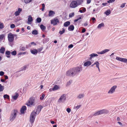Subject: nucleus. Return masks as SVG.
I'll list each match as a JSON object with an SVG mask.
<instances>
[{"label":"nucleus","mask_w":127,"mask_h":127,"mask_svg":"<svg viewBox=\"0 0 127 127\" xmlns=\"http://www.w3.org/2000/svg\"><path fill=\"white\" fill-rule=\"evenodd\" d=\"M18 113V111L17 110H14L11 111L9 118L11 121H13L15 119Z\"/></svg>","instance_id":"1"},{"label":"nucleus","mask_w":127,"mask_h":127,"mask_svg":"<svg viewBox=\"0 0 127 127\" xmlns=\"http://www.w3.org/2000/svg\"><path fill=\"white\" fill-rule=\"evenodd\" d=\"M36 114V113L34 111H32L31 113L30 116V121L32 124L34 123Z\"/></svg>","instance_id":"2"},{"label":"nucleus","mask_w":127,"mask_h":127,"mask_svg":"<svg viewBox=\"0 0 127 127\" xmlns=\"http://www.w3.org/2000/svg\"><path fill=\"white\" fill-rule=\"evenodd\" d=\"M74 73V75L78 74L82 70L81 66L76 67L72 68Z\"/></svg>","instance_id":"3"},{"label":"nucleus","mask_w":127,"mask_h":127,"mask_svg":"<svg viewBox=\"0 0 127 127\" xmlns=\"http://www.w3.org/2000/svg\"><path fill=\"white\" fill-rule=\"evenodd\" d=\"M66 76H73L74 75V73L72 69H70L67 71L66 73Z\"/></svg>","instance_id":"4"},{"label":"nucleus","mask_w":127,"mask_h":127,"mask_svg":"<svg viewBox=\"0 0 127 127\" xmlns=\"http://www.w3.org/2000/svg\"><path fill=\"white\" fill-rule=\"evenodd\" d=\"M7 38L8 40L10 42H12L14 40V38L13 34L11 32L8 34Z\"/></svg>","instance_id":"5"},{"label":"nucleus","mask_w":127,"mask_h":127,"mask_svg":"<svg viewBox=\"0 0 127 127\" xmlns=\"http://www.w3.org/2000/svg\"><path fill=\"white\" fill-rule=\"evenodd\" d=\"M78 5L76 1H73L70 3V6L71 8H74L77 6Z\"/></svg>","instance_id":"6"},{"label":"nucleus","mask_w":127,"mask_h":127,"mask_svg":"<svg viewBox=\"0 0 127 127\" xmlns=\"http://www.w3.org/2000/svg\"><path fill=\"white\" fill-rule=\"evenodd\" d=\"M59 22V21L57 18H55L51 20V24L54 26L57 25Z\"/></svg>","instance_id":"7"},{"label":"nucleus","mask_w":127,"mask_h":127,"mask_svg":"<svg viewBox=\"0 0 127 127\" xmlns=\"http://www.w3.org/2000/svg\"><path fill=\"white\" fill-rule=\"evenodd\" d=\"M66 99V96L65 94H63L61 96L58 100V102L60 103L65 101Z\"/></svg>","instance_id":"8"},{"label":"nucleus","mask_w":127,"mask_h":127,"mask_svg":"<svg viewBox=\"0 0 127 127\" xmlns=\"http://www.w3.org/2000/svg\"><path fill=\"white\" fill-rule=\"evenodd\" d=\"M117 88V86L115 85L113 86L109 91L108 93L109 94H112L115 91V90Z\"/></svg>","instance_id":"9"},{"label":"nucleus","mask_w":127,"mask_h":127,"mask_svg":"<svg viewBox=\"0 0 127 127\" xmlns=\"http://www.w3.org/2000/svg\"><path fill=\"white\" fill-rule=\"evenodd\" d=\"M36 49L34 48L31 49L30 50L31 53L35 55H36L38 53Z\"/></svg>","instance_id":"10"},{"label":"nucleus","mask_w":127,"mask_h":127,"mask_svg":"<svg viewBox=\"0 0 127 127\" xmlns=\"http://www.w3.org/2000/svg\"><path fill=\"white\" fill-rule=\"evenodd\" d=\"M43 108L42 106L41 105L38 106L37 107L36 111L35 112L36 113V114H38L40 112L42 109Z\"/></svg>","instance_id":"11"},{"label":"nucleus","mask_w":127,"mask_h":127,"mask_svg":"<svg viewBox=\"0 0 127 127\" xmlns=\"http://www.w3.org/2000/svg\"><path fill=\"white\" fill-rule=\"evenodd\" d=\"M99 114L100 115L102 114H107L109 112L108 110L106 109H102L101 110H100L99 111Z\"/></svg>","instance_id":"12"},{"label":"nucleus","mask_w":127,"mask_h":127,"mask_svg":"<svg viewBox=\"0 0 127 127\" xmlns=\"http://www.w3.org/2000/svg\"><path fill=\"white\" fill-rule=\"evenodd\" d=\"M35 101V98L34 97H31L29 99L28 102L26 103H34Z\"/></svg>","instance_id":"13"},{"label":"nucleus","mask_w":127,"mask_h":127,"mask_svg":"<svg viewBox=\"0 0 127 127\" xmlns=\"http://www.w3.org/2000/svg\"><path fill=\"white\" fill-rule=\"evenodd\" d=\"M33 19L32 17L30 15L28 16V21L27 23L28 24H31V23L32 22Z\"/></svg>","instance_id":"14"},{"label":"nucleus","mask_w":127,"mask_h":127,"mask_svg":"<svg viewBox=\"0 0 127 127\" xmlns=\"http://www.w3.org/2000/svg\"><path fill=\"white\" fill-rule=\"evenodd\" d=\"M26 110V107L24 106H22L20 110V112L22 114H24L25 113L24 111Z\"/></svg>","instance_id":"15"},{"label":"nucleus","mask_w":127,"mask_h":127,"mask_svg":"<svg viewBox=\"0 0 127 127\" xmlns=\"http://www.w3.org/2000/svg\"><path fill=\"white\" fill-rule=\"evenodd\" d=\"M19 96V94L17 93H15V95H12V98L13 99L15 100H16Z\"/></svg>","instance_id":"16"},{"label":"nucleus","mask_w":127,"mask_h":127,"mask_svg":"<svg viewBox=\"0 0 127 127\" xmlns=\"http://www.w3.org/2000/svg\"><path fill=\"white\" fill-rule=\"evenodd\" d=\"M92 64L91 62L90 61H88L84 64V65L86 66H88Z\"/></svg>","instance_id":"17"},{"label":"nucleus","mask_w":127,"mask_h":127,"mask_svg":"<svg viewBox=\"0 0 127 127\" xmlns=\"http://www.w3.org/2000/svg\"><path fill=\"white\" fill-rule=\"evenodd\" d=\"M55 14V12L52 10H50L49 12V16H53Z\"/></svg>","instance_id":"18"},{"label":"nucleus","mask_w":127,"mask_h":127,"mask_svg":"<svg viewBox=\"0 0 127 127\" xmlns=\"http://www.w3.org/2000/svg\"><path fill=\"white\" fill-rule=\"evenodd\" d=\"M109 51V50L105 49L104 50L100 52H98L97 53L99 54H103Z\"/></svg>","instance_id":"19"},{"label":"nucleus","mask_w":127,"mask_h":127,"mask_svg":"<svg viewBox=\"0 0 127 127\" xmlns=\"http://www.w3.org/2000/svg\"><path fill=\"white\" fill-rule=\"evenodd\" d=\"M11 53L10 51H6L5 52L6 56L8 58H9L10 57V55Z\"/></svg>","instance_id":"20"},{"label":"nucleus","mask_w":127,"mask_h":127,"mask_svg":"<svg viewBox=\"0 0 127 127\" xmlns=\"http://www.w3.org/2000/svg\"><path fill=\"white\" fill-rule=\"evenodd\" d=\"M74 27L73 25H70L68 28V30L70 31H73L74 29Z\"/></svg>","instance_id":"21"},{"label":"nucleus","mask_w":127,"mask_h":127,"mask_svg":"<svg viewBox=\"0 0 127 127\" xmlns=\"http://www.w3.org/2000/svg\"><path fill=\"white\" fill-rule=\"evenodd\" d=\"M90 59H91L92 58L94 57L95 56H97L98 55L95 53H93L90 55Z\"/></svg>","instance_id":"22"},{"label":"nucleus","mask_w":127,"mask_h":127,"mask_svg":"<svg viewBox=\"0 0 127 127\" xmlns=\"http://www.w3.org/2000/svg\"><path fill=\"white\" fill-rule=\"evenodd\" d=\"M4 98L5 99H7L8 100H10L9 96V95L7 94H5L3 95Z\"/></svg>","instance_id":"23"},{"label":"nucleus","mask_w":127,"mask_h":127,"mask_svg":"<svg viewBox=\"0 0 127 127\" xmlns=\"http://www.w3.org/2000/svg\"><path fill=\"white\" fill-rule=\"evenodd\" d=\"M70 23L69 21H67L64 23V26L65 27H67L69 26L70 24Z\"/></svg>","instance_id":"24"},{"label":"nucleus","mask_w":127,"mask_h":127,"mask_svg":"<svg viewBox=\"0 0 127 127\" xmlns=\"http://www.w3.org/2000/svg\"><path fill=\"white\" fill-rule=\"evenodd\" d=\"M5 51V48L3 47H1L0 49V52L2 54H4Z\"/></svg>","instance_id":"25"},{"label":"nucleus","mask_w":127,"mask_h":127,"mask_svg":"<svg viewBox=\"0 0 127 127\" xmlns=\"http://www.w3.org/2000/svg\"><path fill=\"white\" fill-rule=\"evenodd\" d=\"M59 88L58 86L57 85L54 86L52 89L53 91H55L58 90Z\"/></svg>","instance_id":"26"},{"label":"nucleus","mask_w":127,"mask_h":127,"mask_svg":"<svg viewBox=\"0 0 127 127\" xmlns=\"http://www.w3.org/2000/svg\"><path fill=\"white\" fill-rule=\"evenodd\" d=\"M28 67L29 65H25L22 67L21 70H25L26 68H28Z\"/></svg>","instance_id":"27"},{"label":"nucleus","mask_w":127,"mask_h":127,"mask_svg":"<svg viewBox=\"0 0 127 127\" xmlns=\"http://www.w3.org/2000/svg\"><path fill=\"white\" fill-rule=\"evenodd\" d=\"M104 25L103 23H101V24H99L97 27L98 28L100 29L102 27H104Z\"/></svg>","instance_id":"28"},{"label":"nucleus","mask_w":127,"mask_h":127,"mask_svg":"<svg viewBox=\"0 0 127 127\" xmlns=\"http://www.w3.org/2000/svg\"><path fill=\"white\" fill-rule=\"evenodd\" d=\"M111 13L110 10L109 9L107 10L105 12V13L106 15H108Z\"/></svg>","instance_id":"29"},{"label":"nucleus","mask_w":127,"mask_h":127,"mask_svg":"<svg viewBox=\"0 0 127 127\" xmlns=\"http://www.w3.org/2000/svg\"><path fill=\"white\" fill-rule=\"evenodd\" d=\"M41 21V19L40 18L38 17L36 19V22L37 23H40Z\"/></svg>","instance_id":"30"},{"label":"nucleus","mask_w":127,"mask_h":127,"mask_svg":"<svg viewBox=\"0 0 127 127\" xmlns=\"http://www.w3.org/2000/svg\"><path fill=\"white\" fill-rule=\"evenodd\" d=\"M32 33L33 34L36 35L38 34V32L37 30H34L32 31Z\"/></svg>","instance_id":"31"},{"label":"nucleus","mask_w":127,"mask_h":127,"mask_svg":"<svg viewBox=\"0 0 127 127\" xmlns=\"http://www.w3.org/2000/svg\"><path fill=\"white\" fill-rule=\"evenodd\" d=\"M40 27L41 29L42 30H45L46 29V27L43 25L41 24L40 26Z\"/></svg>","instance_id":"32"},{"label":"nucleus","mask_w":127,"mask_h":127,"mask_svg":"<svg viewBox=\"0 0 127 127\" xmlns=\"http://www.w3.org/2000/svg\"><path fill=\"white\" fill-rule=\"evenodd\" d=\"M77 4L78 5L81 4L83 2V0H76Z\"/></svg>","instance_id":"33"},{"label":"nucleus","mask_w":127,"mask_h":127,"mask_svg":"<svg viewBox=\"0 0 127 127\" xmlns=\"http://www.w3.org/2000/svg\"><path fill=\"white\" fill-rule=\"evenodd\" d=\"M4 89V86L0 84V92L2 91Z\"/></svg>","instance_id":"34"},{"label":"nucleus","mask_w":127,"mask_h":127,"mask_svg":"<svg viewBox=\"0 0 127 127\" xmlns=\"http://www.w3.org/2000/svg\"><path fill=\"white\" fill-rule=\"evenodd\" d=\"M84 95L83 94H80L79 95L77 96V98H81L83 97Z\"/></svg>","instance_id":"35"},{"label":"nucleus","mask_w":127,"mask_h":127,"mask_svg":"<svg viewBox=\"0 0 127 127\" xmlns=\"http://www.w3.org/2000/svg\"><path fill=\"white\" fill-rule=\"evenodd\" d=\"M11 54L13 56H15L17 54V52L16 51L14 50L11 52Z\"/></svg>","instance_id":"36"},{"label":"nucleus","mask_w":127,"mask_h":127,"mask_svg":"<svg viewBox=\"0 0 127 127\" xmlns=\"http://www.w3.org/2000/svg\"><path fill=\"white\" fill-rule=\"evenodd\" d=\"M94 64L96 65V67L97 68L99 67V63L97 61H96Z\"/></svg>","instance_id":"37"},{"label":"nucleus","mask_w":127,"mask_h":127,"mask_svg":"<svg viewBox=\"0 0 127 127\" xmlns=\"http://www.w3.org/2000/svg\"><path fill=\"white\" fill-rule=\"evenodd\" d=\"M24 2L26 4L29 3L32 1V0H24Z\"/></svg>","instance_id":"38"},{"label":"nucleus","mask_w":127,"mask_h":127,"mask_svg":"<svg viewBox=\"0 0 127 127\" xmlns=\"http://www.w3.org/2000/svg\"><path fill=\"white\" fill-rule=\"evenodd\" d=\"M20 50L22 51H25L26 50L25 47L23 46H21L20 47Z\"/></svg>","instance_id":"39"},{"label":"nucleus","mask_w":127,"mask_h":127,"mask_svg":"<svg viewBox=\"0 0 127 127\" xmlns=\"http://www.w3.org/2000/svg\"><path fill=\"white\" fill-rule=\"evenodd\" d=\"M74 15V12H72L69 14V17L70 18L73 17Z\"/></svg>","instance_id":"40"},{"label":"nucleus","mask_w":127,"mask_h":127,"mask_svg":"<svg viewBox=\"0 0 127 127\" xmlns=\"http://www.w3.org/2000/svg\"><path fill=\"white\" fill-rule=\"evenodd\" d=\"M65 31V30L64 28L63 29V30L62 31H60L59 32V33L60 34H63L64 32Z\"/></svg>","instance_id":"41"},{"label":"nucleus","mask_w":127,"mask_h":127,"mask_svg":"<svg viewBox=\"0 0 127 127\" xmlns=\"http://www.w3.org/2000/svg\"><path fill=\"white\" fill-rule=\"evenodd\" d=\"M45 96V95L43 93L42 96L40 97V99L41 100H42L44 98Z\"/></svg>","instance_id":"42"},{"label":"nucleus","mask_w":127,"mask_h":127,"mask_svg":"<svg viewBox=\"0 0 127 127\" xmlns=\"http://www.w3.org/2000/svg\"><path fill=\"white\" fill-rule=\"evenodd\" d=\"M4 28V26L2 23L0 22V29H2Z\"/></svg>","instance_id":"43"},{"label":"nucleus","mask_w":127,"mask_h":127,"mask_svg":"<svg viewBox=\"0 0 127 127\" xmlns=\"http://www.w3.org/2000/svg\"><path fill=\"white\" fill-rule=\"evenodd\" d=\"M20 13L17 11H16L14 13V15L16 16H17L19 15Z\"/></svg>","instance_id":"44"},{"label":"nucleus","mask_w":127,"mask_h":127,"mask_svg":"<svg viewBox=\"0 0 127 127\" xmlns=\"http://www.w3.org/2000/svg\"><path fill=\"white\" fill-rule=\"evenodd\" d=\"M122 62L125 63H127V59L122 58Z\"/></svg>","instance_id":"45"},{"label":"nucleus","mask_w":127,"mask_h":127,"mask_svg":"<svg viewBox=\"0 0 127 127\" xmlns=\"http://www.w3.org/2000/svg\"><path fill=\"white\" fill-rule=\"evenodd\" d=\"M47 41V39L46 38H44L43 40V42L44 44L46 43Z\"/></svg>","instance_id":"46"},{"label":"nucleus","mask_w":127,"mask_h":127,"mask_svg":"<svg viewBox=\"0 0 127 127\" xmlns=\"http://www.w3.org/2000/svg\"><path fill=\"white\" fill-rule=\"evenodd\" d=\"M42 8H41V10L43 11L44 9L45 5L44 3H43L42 4Z\"/></svg>","instance_id":"47"},{"label":"nucleus","mask_w":127,"mask_h":127,"mask_svg":"<svg viewBox=\"0 0 127 127\" xmlns=\"http://www.w3.org/2000/svg\"><path fill=\"white\" fill-rule=\"evenodd\" d=\"M122 58L118 57H117L116 58V59L117 60L119 61L122 62Z\"/></svg>","instance_id":"48"},{"label":"nucleus","mask_w":127,"mask_h":127,"mask_svg":"<svg viewBox=\"0 0 127 127\" xmlns=\"http://www.w3.org/2000/svg\"><path fill=\"white\" fill-rule=\"evenodd\" d=\"M36 45V43H35L34 42H31L30 44H29V45L31 47V45Z\"/></svg>","instance_id":"49"},{"label":"nucleus","mask_w":127,"mask_h":127,"mask_svg":"<svg viewBox=\"0 0 127 127\" xmlns=\"http://www.w3.org/2000/svg\"><path fill=\"white\" fill-rule=\"evenodd\" d=\"M28 106L32 107V106L34 105V104H26Z\"/></svg>","instance_id":"50"},{"label":"nucleus","mask_w":127,"mask_h":127,"mask_svg":"<svg viewBox=\"0 0 127 127\" xmlns=\"http://www.w3.org/2000/svg\"><path fill=\"white\" fill-rule=\"evenodd\" d=\"M43 49V48L41 47L40 48H38L37 50V53L38 52H40L41 51H42Z\"/></svg>","instance_id":"51"},{"label":"nucleus","mask_w":127,"mask_h":127,"mask_svg":"<svg viewBox=\"0 0 127 127\" xmlns=\"http://www.w3.org/2000/svg\"><path fill=\"white\" fill-rule=\"evenodd\" d=\"M10 27L11 28L13 29L15 27V26L14 24H12L10 25Z\"/></svg>","instance_id":"52"},{"label":"nucleus","mask_w":127,"mask_h":127,"mask_svg":"<svg viewBox=\"0 0 127 127\" xmlns=\"http://www.w3.org/2000/svg\"><path fill=\"white\" fill-rule=\"evenodd\" d=\"M115 1V0H109L107 1V2L109 3H111L114 2Z\"/></svg>","instance_id":"53"},{"label":"nucleus","mask_w":127,"mask_h":127,"mask_svg":"<svg viewBox=\"0 0 127 127\" xmlns=\"http://www.w3.org/2000/svg\"><path fill=\"white\" fill-rule=\"evenodd\" d=\"M4 72L3 71H0V75L1 76H3L4 74Z\"/></svg>","instance_id":"54"},{"label":"nucleus","mask_w":127,"mask_h":127,"mask_svg":"<svg viewBox=\"0 0 127 127\" xmlns=\"http://www.w3.org/2000/svg\"><path fill=\"white\" fill-rule=\"evenodd\" d=\"M81 19V17H79L78 19H75L74 20V22H76L77 21Z\"/></svg>","instance_id":"55"},{"label":"nucleus","mask_w":127,"mask_h":127,"mask_svg":"<svg viewBox=\"0 0 127 127\" xmlns=\"http://www.w3.org/2000/svg\"><path fill=\"white\" fill-rule=\"evenodd\" d=\"M81 106V105H77V106L75 107L74 108L77 109H79L80 107Z\"/></svg>","instance_id":"56"},{"label":"nucleus","mask_w":127,"mask_h":127,"mask_svg":"<svg viewBox=\"0 0 127 127\" xmlns=\"http://www.w3.org/2000/svg\"><path fill=\"white\" fill-rule=\"evenodd\" d=\"M99 112L98 111L97 112L95 113L94 115V116H96L97 115H99L100 114H99Z\"/></svg>","instance_id":"57"},{"label":"nucleus","mask_w":127,"mask_h":127,"mask_svg":"<svg viewBox=\"0 0 127 127\" xmlns=\"http://www.w3.org/2000/svg\"><path fill=\"white\" fill-rule=\"evenodd\" d=\"M22 11V9L20 8H19L18 9V10L17 11L18 12H19V13H20V12Z\"/></svg>","instance_id":"58"},{"label":"nucleus","mask_w":127,"mask_h":127,"mask_svg":"<svg viewBox=\"0 0 127 127\" xmlns=\"http://www.w3.org/2000/svg\"><path fill=\"white\" fill-rule=\"evenodd\" d=\"M71 111V110L70 108H68L66 109V111L68 113H69Z\"/></svg>","instance_id":"59"},{"label":"nucleus","mask_w":127,"mask_h":127,"mask_svg":"<svg viewBox=\"0 0 127 127\" xmlns=\"http://www.w3.org/2000/svg\"><path fill=\"white\" fill-rule=\"evenodd\" d=\"M126 3H123L121 4L120 6V7L121 8H123L125 6V4H126Z\"/></svg>","instance_id":"60"},{"label":"nucleus","mask_w":127,"mask_h":127,"mask_svg":"<svg viewBox=\"0 0 127 127\" xmlns=\"http://www.w3.org/2000/svg\"><path fill=\"white\" fill-rule=\"evenodd\" d=\"M73 47V45L72 44H70L68 46V48H71Z\"/></svg>","instance_id":"61"},{"label":"nucleus","mask_w":127,"mask_h":127,"mask_svg":"<svg viewBox=\"0 0 127 127\" xmlns=\"http://www.w3.org/2000/svg\"><path fill=\"white\" fill-rule=\"evenodd\" d=\"M86 31L85 29V28H83L82 31V32L84 33Z\"/></svg>","instance_id":"62"},{"label":"nucleus","mask_w":127,"mask_h":127,"mask_svg":"<svg viewBox=\"0 0 127 127\" xmlns=\"http://www.w3.org/2000/svg\"><path fill=\"white\" fill-rule=\"evenodd\" d=\"M82 10L83 12H85L86 11V8H85L83 7V8Z\"/></svg>","instance_id":"63"},{"label":"nucleus","mask_w":127,"mask_h":127,"mask_svg":"<svg viewBox=\"0 0 127 127\" xmlns=\"http://www.w3.org/2000/svg\"><path fill=\"white\" fill-rule=\"evenodd\" d=\"M4 78L5 80L7 79H8V77L7 75H4Z\"/></svg>","instance_id":"64"}]
</instances>
